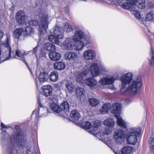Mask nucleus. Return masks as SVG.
I'll return each mask as SVG.
<instances>
[{
  "label": "nucleus",
  "instance_id": "obj_1",
  "mask_svg": "<svg viewBox=\"0 0 154 154\" xmlns=\"http://www.w3.org/2000/svg\"><path fill=\"white\" fill-rule=\"evenodd\" d=\"M63 28L64 29L61 27L56 26L53 31V34L54 35H50L48 36L49 40L53 43L58 44L60 46H62V43L59 42V39H62L63 38V31L69 32H71L73 30L72 26L68 23L65 24Z\"/></svg>",
  "mask_w": 154,
  "mask_h": 154
},
{
  "label": "nucleus",
  "instance_id": "obj_2",
  "mask_svg": "<svg viewBox=\"0 0 154 154\" xmlns=\"http://www.w3.org/2000/svg\"><path fill=\"white\" fill-rule=\"evenodd\" d=\"M129 132L127 135V140L128 144L135 145L137 142V137L140 133L141 129L137 127H131L130 128Z\"/></svg>",
  "mask_w": 154,
  "mask_h": 154
},
{
  "label": "nucleus",
  "instance_id": "obj_3",
  "mask_svg": "<svg viewBox=\"0 0 154 154\" xmlns=\"http://www.w3.org/2000/svg\"><path fill=\"white\" fill-rule=\"evenodd\" d=\"M39 24V29L42 34L47 33L49 24V16L47 12H42Z\"/></svg>",
  "mask_w": 154,
  "mask_h": 154
},
{
  "label": "nucleus",
  "instance_id": "obj_4",
  "mask_svg": "<svg viewBox=\"0 0 154 154\" xmlns=\"http://www.w3.org/2000/svg\"><path fill=\"white\" fill-rule=\"evenodd\" d=\"M142 78L140 76H138L132 81L131 84L127 89V90L131 93L135 95L140 89L142 85Z\"/></svg>",
  "mask_w": 154,
  "mask_h": 154
},
{
  "label": "nucleus",
  "instance_id": "obj_5",
  "mask_svg": "<svg viewBox=\"0 0 154 154\" xmlns=\"http://www.w3.org/2000/svg\"><path fill=\"white\" fill-rule=\"evenodd\" d=\"M11 44L10 40L7 37L6 41L2 43L1 46L5 50L4 56L5 57V59L2 60L0 63L6 60L9 59L11 56V50L10 44Z\"/></svg>",
  "mask_w": 154,
  "mask_h": 154
},
{
  "label": "nucleus",
  "instance_id": "obj_6",
  "mask_svg": "<svg viewBox=\"0 0 154 154\" xmlns=\"http://www.w3.org/2000/svg\"><path fill=\"white\" fill-rule=\"evenodd\" d=\"M11 44L10 40L7 37L6 41L2 43L1 46L5 50L4 56L5 57V59L2 60L0 63L6 60L9 59L11 56V50L10 44Z\"/></svg>",
  "mask_w": 154,
  "mask_h": 154
},
{
  "label": "nucleus",
  "instance_id": "obj_7",
  "mask_svg": "<svg viewBox=\"0 0 154 154\" xmlns=\"http://www.w3.org/2000/svg\"><path fill=\"white\" fill-rule=\"evenodd\" d=\"M116 79L113 75H109L101 78L99 81V83L102 85H110L109 88L114 90L115 88L113 84Z\"/></svg>",
  "mask_w": 154,
  "mask_h": 154
},
{
  "label": "nucleus",
  "instance_id": "obj_8",
  "mask_svg": "<svg viewBox=\"0 0 154 154\" xmlns=\"http://www.w3.org/2000/svg\"><path fill=\"white\" fill-rule=\"evenodd\" d=\"M48 78V73L43 71L41 72L39 71L37 72L35 82L38 88L42 85V83L46 82Z\"/></svg>",
  "mask_w": 154,
  "mask_h": 154
},
{
  "label": "nucleus",
  "instance_id": "obj_9",
  "mask_svg": "<svg viewBox=\"0 0 154 154\" xmlns=\"http://www.w3.org/2000/svg\"><path fill=\"white\" fill-rule=\"evenodd\" d=\"M133 77V75L131 72L123 74L121 76L120 80L122 83L121 90L125 88L127 85L131 82Z\"/></svg>",
  "mask_w": 154,
  "mask_h": 154
},
{
  "label": "nucleus",
  "instance_id": "obj_10",
  "mask_svg": "<svg viewBox=\"0 0 154 154\" xmlns=\"http://www.w3.org/2000/svg\"><path fill=\"white\" fill-rule=\"evenodd\" d=\"M125 133L121 129H117L113 133V139L114 141L118 143H121L125 137Z\"/></svg>",
  "mask_w": 154,
  "mask_h": 154
},
{
  "label": "nucleus",
  "instance_id": "obj_11",
  "mask_svg": "<svg viewBox=\"0 0 154 154\" xmlns=\"http://www.w3.org/2000/svg\"><path fill=\"white\" fill-rule=\"evenodd\" d=\"M75 50H80L82 49L84 45H87L91 42L90 37L87 36L85 40L75 41Z\"/></svg>",
  "mask_w": 154,
  "mask_h": 154
},
{
  "label": "nucleus",
  "instance_id": "obj_12",
  "mask_svg": "<svg viewBox=\"0 0 154 154\" xmlns=\"http://www.w3.org/2000/svg\"><path fill=\"white\" fill-rule=\"evenodd\" d=\"M14 139L17 145L19 147L23 148L27 146V143L25 140L24 136L18 134L14 137Z\"/></svg>",
  "mask_w": 154,
  "mask_h": 154
},
{
  "label": "nucleus",
  "instance_id": "obj_13",
  "mask_svg": "<svg viewBox=\"0 0 154 154\" xmlns=\"http://www.w3.org/2000/svg\"><path fill=\"white\" fill-rule=\"evenodd\" d=\"M15 18L17 23L22 24L26 22L28 19V17L26 15L24 11L20 10L16 13Z\"/></svg>",
  "mask_w": 154,
  "mask_h": 154
},
{
  "label": "nucleus",
  "instance_id": "obj_14",
  "mask_svg": "<svg viewBox=\"0 0 154 154\" xmlns=\"http://www.w3.org/2000/svg\"><path fill=\"white\" fill-rule=\"evenodd\" d=\"M65 59L68 61L73 62L76 60L78 58V55L76 52L68 51L64 54Z\"/></svg>",
  "mask_w": 154,
  "mask_h": 154
},
{
  "label": "nucleus",
  "instance_id": "obj_15",
  "mask_svg": "<svg viewBox=\"0 0 154 154\" xmlns=\"http://www.w3.org/2000/svg\"><path fill=\"white\" fill-rule=\"evenodd\" d=\"M85 33L81 30L76 31L72 37L73 40L74 41L85 40L87 36Z\"/></svg>",
  "mask_w": 154,
  "mask_h": 154
},
{
  "label": "nucleus",
  "instance_id": "obj_16",
  "mask_svg": "<svg viewBox=\"0 0 154 154\" xmlns=\"http://www.w3.org/2000/svg\"><path fill=\"white\" fill-rule=\"evenodd\" d=\"M63 45L66 49L72 50L75 49V42L72 41L71 38H67L63 43Z\"/></svg>",
  "mask_w": 154,
  "mask_h": 154
},
{
  "label": "nucleus",
  "instance_id": "obj_17",
  "mask_svg": "<svg viewBox=\"0 0 154 154\" xmlns=\"http://www.w3.org/2000/svg\"><path fill=\"white\" fill-rule=\"evenodd\" d=\"M95 52L94 50L89 49L85 51L83 55L84 58L86 60H93L95 58Z\"/></svg>",
  "mask_w": 154,
  "mask_h": 154
},
{
  "label": "nucleus",
  "instance_id": "obj_18",
  "mask_svg": "<svg viewBox=\"0 0 154 154\" xmlns=\"http://www.w3.org/2000/svg\"><path fill=\"white\" fill-rule=\"evenodd\" d=\"M100 125V123L98 121H96L93 123V130H90L89 131V133L93 135H96L97 137L100 136L101 131H99L98 132L97 131L98 130Z\"/></svg>",
  "mask_w": 154,
  "mask_h": 154
},
{
  "label": "nucleus",
  "instance_id": "obj_19",
  "mask_svg": "<svg viewBox=\"0 0 154 154\" xmlns=\"http://www.w3.org/2000/svg\"><path fill=\"white\" fill-rule=\"evenodd\" d=\"M88 72V69H86L81 72L77 73L76 80L79 83H81L84 81V78L87 75Z\"/></svg>",
  "mask_w": 154,
  "mask_h": 154
},
{
  "label": "nucleus",
  "instance_id": "obj_20",
  "mask_svg": "<svg viewBox=\"0 0 154 154\" xmlns=\"http://www.w3.org/2000/svg\"><path fill=\"white\" fill-rule=\"evenodd\" d=\"M110 111L115 116L119 115L121 112L120 105L117 103L113 104L111 107L110 106Z\"/></svg>",
  "mask_w": 154,
  "mask_h": 154
},
{
  "label": "nucleus",
  "instance_id": "obj_21",
  "mask_svg": "<svg viewBox=\"0 0 154 154\" xmlns=\"http://www.w3.org/2000/svg\"><path fill=\"white\" fill-rule=\"evenodd\" d=\"M127 1H131L130 2H125L123 3L121 7L124 9L128 10L131 12L135 8L136 5L134 4V3L132 0H127Z\"/></svg>",
  "mask_w": 154,
  "mask_h": 154
},
{
  "label": "nucleus",
  "instance_id": "obj_22",
  "mask_svg": "<svg viewBox=\"0 0 154 154\" xmlns=\"http://www.w3.org/2000/svg\"><path fill=\"white\" fill-rule=\"evenodd\" d=\"M41 100L38 97V102L40 107L38 108V114L41 116H45L48 113V109L46 107L42 106L41 104Z\"/></svg>",
  "mask_w": 154,
  "mask_h": 154
},
{
  "label": "nucleus",
  "instance_id": "obj_23",
  "mask_svg": "<svg viewBox=\"0 0 154 154\" xmlns=\"http://www.w3.org/2000/svg\"><path fill=\"white\" fill-rule=\"evenodd\" d=\"M43 89L42 94L46 97L51 95L52 94L53 89L50 85L43 86L42 87Z\"/></svg>",
  "mask_w": 154,
  "mask_h": 154
},
{
  "label": "nucleus",
  "instance_id": "obj_24",
  "mask_svg": "<svg viewBox=\"0 0 154 154\" xmlns=\"http://www.w3.org/2000/svg\"><path fill=\"white\" fill-rule=\"evenodd\" d=\"M115 117L117 119L116 122L117 125L123 128H126L127 123L119 115Z\"/></svg>",
  "mask_w": 154,
  "mask_h": 154
},
{
  "label": "nucleus",
  "instance_id": "obj_25",
  "mask_svg": "<svg viewBox=\"0 0 154 154\" xmlns=\"http://www.w3.org/2000/svg\"><path fill=\"white\" fill-rule=\"evenodd\" d=\"M85 83L87 86L91 87L96 86L97 84V81L92 77L86 79L85 80Z\"/></svg>",
  "mask_w": 154,
  "mask_h": 154
},
{
  "label": "nucleus",
  "instance_id": "obj_26",
  "mask_svg": "<svg viewBox=\"0 0 154 154\" xmlns=\"http://www.w3.org/2000/svg\"><path fill=\"white\" fill-rule=\"evenodd\" d=\"M50 59L53 61L59 60L60 58V54L55 51H51L49 54Z\"/></svg>",
  "mask_w": 154,
  "mask_h": 154
},
{
  "label": "nucleus",
  "instance_id": "obj_27",
  "mask_svg": "<svg viewBox=\"0 0 154 154\" xmlns=\"http://www.w3.org/2000/svg\"><path fill=\"white\" fill-rule=\"evenodd\" d=\"M23 29L21 28L16 29L14 32V37L17 39H19L20 37H24Z\"/></svg>",
  "mask_w": 154,
  "mask_h": 154
},
{
  "label": "nucleus",
  "instance_id": "obj_28",
  "mask_svg": "<svg viewBox=\"0 0 154 154\" xmlns=\"http://www.w3.org/2000/svg\"><path fill=\"white\" fill-rule=\"evenodd\" d=\"M115 122L112 118H108L104 120L103 124L106 127L109 128H113Z\"/></svg>",
  "mask_w": 154,
  "mask_h": 154
},
{
  "label": "nucleus",
  "instance_id": "obj_29",
  "mask_svg": "<svg viewBox=\"0 0 154 154\" xmlns=\"http://www.w3.org/2000/svg\"><path fill=\"white\" fill-rule=\"evenodd\" d=\"M133 150L132 147L129 146H125L120 151L119 154H131Z\"/></svg>",
  "mask_w": 154,
  "mask_h": 154
},
{
  "label": "nucleus",
  "instance_id": "obj_30",
  "mask_svg": "<svg viewBox=\"0 0 154 154\" xmlns=\"http://www.w3.org/2000/svg\"><path fill=\"white\" fill-rule=\"evenodd\" d=\"M11 57H14L15 55L19 58L22 59L23 61H24V59L23 58L24 56L26 55L25 53L23 51H20L19 50H17L16 51L15 54L13 53V51L11 49Z\"/></svg>",
  "mask_w": 154,
  "mask_h": 154
},
{
  "label": "nucleus",
  "instance_id": "obj_31",
  "mask_svg": "<svg viewBox=\"0 0 154 154\" xmlns=\"http://www.w3.org/2000/svg\"><path fill=\"white\" fill-rule=\"evenodd\" d=\"M53 65L54 69L58 70H63L66 66L65 63L62 62H55Z\"/></svg>",
  "mask_w": 154,
  "mask_h": 154
},
{
  "label": "nucleus",
  "instance_id": "obj_32",
  "mask_svg": "<svg viewBox=\"0 0 154 154\" xmlns=\"http://www.w3.org/2000/svg\"><path fill=\"white\" fill-rule=\"evenodd\" d=\"M148 63L149 66L152 67L154 66V51L152 48H151L149 53V57L148 58Z\"/></svg>",
  "mask_w": 154,
  "mask_h": 154
},
{
  "label": "nucleus",
  "instance_id": "obj_33",
  "mask_svg": "<svg viewBox=\"0 0 154 154\" xmlns=\"http://www.w3.org/2000/svg\"><path fill=\"white\" fill-rule=\"evenodd\" d=\"M111 105L109 103H105L100 109V112L101 114H105L110 110Z\"/></svg>",
  "mask_w": 154,
  "mask_h": 154
},
{
  "label": "nucleus",
  "instance_id": "obj_34",
  "mask_svg": "<svg viewBox=\"0 0 154 154\" xmlns=\"http://www.w3.org/2000/svg\"><path fill=\"white\" fill-rule=\"evenodd\" d=\"M24 37H27L28 35H31L33 33L34 30L32 27L27 26L23 29Z\"/></svg>",
  "mask_w": 154,
  "mask_h": 154
},
{
  "label": "nucleus",
  "instance_id": "obj_35",
  "mask_svg": "<svg viewBox=\"0 0 154 154\" xmlns=\"http://www.w3.org/2000/svg\"><path fill=\"white\" fill-rule=\"evenodd\" d=\"M50 80L53 82H55L57 81L58 79V74L56 71L52 72L50 73L49 76Z\"/></svg>",
  "mask_w": 154,
  "mask_h": 154
},
{
  "label": "nucleus",
  "instance_id": "obj_36",
  "mask_svg": "<svg viewBox=\"0 0 154 154\" xmlns=\"http://www.w3.org/2000/svg\"><path fill=\"white\" fill-rule=\"evenodd\" d=\"M70 116L72 119L74 121H77L80 117V115L78 111L75 110H73L71 112Z\"/></svg>",
  "mask_w": 154,
  "mask_h": 154
},
{
  "label": "nucleus",
  "instance_id": "obj_37",
  "mask_svg": "<svg viewBox=\"0 0 154 154\" xmlns=\"http://www.w3.org/2000/svg\"><path fill=\"white\" fill-rule=\"evenodd\" d=\"M44 48L49 51H53L55 50V46L50 43H46L44 45Z\"/></svg>",
  "mask_w": 154,
  "mask_h": 154
},
{
  "label": "nucleus",
  "instance_id": "obj_38",
  "mask_svg": "<svg viewBox=\"0 0 154 154\" xmlns=\"http://www.w3.org/2000/svg\"><path fill=\"white\" fill-rule=\"evenodd\" d=\"M50 108L54 112L57 113H60L61 111L60 106H59L57 104L54 103H52L51 104Z\"/></svg>",
  "mask_w": 154,
  "mask_h": 154
},
{
  "label": "nucleus",
  "instance_id": "obj_39",
  "mask_svg": "<svg viewBox=\"0 0 154 154\" xmlns=\"http://www.w3.org/2000/svg\"><path fill=\"white\" fill-rule=\"evenodd\" d=\"M113 128H107L103 131H101V135L99 136L101 137L102 136H104V135H108L111 134L113 130Z\"/></svg>",
  "mask_w": 154,
  "mask_h": 154
},
{
  "label": "nucleus",
  "instance_id": "obj_40",
  "mask_svg": "<svg viewBox=\"0 0 154 154\" xmlns=\"http://www.w3.org/2000/svg\"><path fill=\"white\" fill-rule=\"evenodd\" d=\"M60 107L61 108V111L63 110L65 112H67L69 109V104L66 102H63L61 104Z\"/></svg>",
  "mask_w": 154,
  "mask_h": 154
},
{
  "label": "nucleus",
  "instance_id": "obj_41",
  "mask_svg": "<svg viewBox=\"0 0 154 154\" xmlns=\"http://www.w3.org/2000/svg\"><path fill=\"white\" fill-rule=\"evenodd\" d=\"M82 126L83 128L87 130L91 129L92 127V125L88 122H82Z\"/></svg>",
  "mask_w": 154,
  "mask_h": 154
},
{
  "label": "nucleus",
  "instance_id": "obj_42",
  "mask_svg": "<svg viewBox=\"0 0 154 154\" xmlns=\"http://www.w3.org/2000/svg\"><path fill=\"white\" fill-rule=\"evenodd\" d=\"M66 88L69 93H72L74 89V85L71 82H69L66 84Z\"/></svg>",
  "mask_w": 154,
  "mask_h": 154
},
{
  "label": "nucleus",
  "instance_id": "obj_43",
  "mask_svg": "<svg viewBox=\"0 0 154 154\" xmlns=\"http://www.w3.org/2000/svg\"><path fill=\"white\" fill-rule=\"evenodd\" d=\"M89 102L91 106H96L97 105L99 102V100L97 99L94 98H91L89 99Z\"/></svg>",
  "mask_w": 154,
  "mask_h": 154
},
{
  "label": "nucleus",
  "instance_id": "obj_44",
  "mask_svg": "<svg viewBox=\"0 0 154 154\" xmlns=\"http://www.w3.org/2000/svg\"><path fill=\"white\" fill-rule=\"evenodd\" d=\"M154 19V12H150L146 15V21H152Z\"/></svg>",
  "mask_w": 154,
  "mask_h": 154
},
{
  "label": "nucleus",
  "instance_id": "obj_45",
  "mask_svg": "<svg viewBox=\"0 0 154 154\" xmlns=\"http://www.w3.org/2000/svg\"><path fill=\"white\" fill-rule=\"evenodd\" d=\"M76 92L77 97L81 96L83 95L85 93V91L84 89L80 87L77 88Z\"/></svg>",
  "mask_w": 154,
  "mask_h": 154
},
{
  "label": "nucleus",
  "instance_id": "obj_46",
  "mask_svg": "<svg viewBox=\"0 0 154 154\" xmlns=\"http://www.w3.org/2000/svg\"><path fill=\"white\" fill-rule=\"evenodd\" d=\"M132 14H133L135 17L138 19H140V12L137 10L136 8L135 7V9H134L132 11H131Z\"/></svg>",
  "mask_w": 154,
  "mask_h": 154
},
{
  "label": "nucleus",
  "instance_id": "obj_47",
  "mask_svg": "<svg viewBox=\"0 0 154 154\" xmlns=\"http://www.w3.org/2000/svg\"><path fill=\"white\" fill-rule=\"evenodd\" d=\"M149 146L152 152L154 153V138L151 137L149 139Z\"/></svg>",
  "mask_w": 154,
  "mask_h": 154
},
{
  "label": "nucleus",
  "instance_id": "obj_48",
  "mask_svg": "<svg viewBox=\"0 0 154 154\" xmlns=\"http://www.w3.org/2000/svg\"><path fill=\"white\" fill-rule=\"evenodd\" d=\"M93 77H96L98 76L100 74V70L99 69H97V70H94L90 71Z\"/></svg>",
  "mask_w": 154,
  "mask_h": 154
},
{
  "label": "nucleus",
  "instance_id": "obj_49",
  "mask_svg": "<svg viewBox=\"0 0 154 154\" xmlns=\"http://www.w3.org/2000/svg\"><path fill=\"white\" fill-rule=\"evenodd\" d=\"M40 40V39L38 40V44L35 47L33 48V50L32 51V53L35 54L36 57H37L36 54L38 50V45L41 44Z\"/></svg>",
  "mask_w": 154,
  "mask_h": 154
},
{
  "label": "nucleus",
  "instance_id": "obj_50",
  "mask_svg": "<svg viewBox=\"0 0 154 154\" xmlns=\"http://www.w3.org/2000/svg\"><path fill=\"white\" fill-rule=\"evenodd\" d=\"M101 70L104 74H106L109 72V70L103 66H101L100 67Z\"/></svg>",
  "mask_w": 154,
  "mask_h": 154
},
{
  "label": "nucleus",
  "instance_id": "obj_51",
  "mask_svg": "<svg viewBox=\"0 0 154 154\" xmlns=\"http://www.w3.org/2000/svg\"><path fill=\"white\" fill-rule=\"evenodd\" d=\"M122 2L123 0H110V4L120 5Z\"/></svg>",
  "mask_w": 154,
  "mask_h": 154
},
{
  "label": "nucleus",
  "instance_id": "obj_52",
  "mask_svg": "<svg viewBox=\"0 0 154 154\" xmlns=\"http://www.w3.org/2000/svg\"><path fill=\"white\" fill-rule=\"evenodd\" d=\"M99 69V67L97 63H94L92 64L90 67V71H92L94 70H97Z\"/></svg>",
  "mask_w": 154,
  "mask_h": 154
},
{
  "label": "nucleus",
  "instance_id": "obj_53",
  "mask_svg": "<svg viewBox=\"0 0 154 154\" xmlns=\"http://www.w3.org/2000/svg\"><path fill=\"white\" fill-rule=\"evenodd\" d=\"M38 24V22L37 20H34L30 21L29 22V24L30 26H35Z\"/></svg>",
  "mask_w": 154,
  "mask_h": 154
},
{
  "label": "nucleus",
  "instance_id": "obj_54",
  "mask_svg": "<svg viewBox=\"0 0 154 154\" xmlns=\"http://www.w3.org/2000/svg\"><path fill=\"white\" fill-rule=\"evenodd\" d=\"M1 126L2 128H8V126L5 125L3 123H1Z\"/></svg>",
  "mask_w": 154,
  "mask_h": 154
},
{
  "label": "nucleus",
  "instance_id": "obj_55",
  "mask_svg": "<svg viewBox=\"0 0 154 154\" xmlns=\"http://www.w3.org/2000/svg\"><path fill=\"white\" fill-rule=\"evenodd\" d=\"M3 35V32L2 31L0 30V40L2 38Z\"/></svg>",
  "mask_w": 154,
  "mask_h": 154
},
{
  "label": "nucleus",
  "instance_id": "obj_56",
  "mask_svg": "<svg viewBox=\"0 0 154 154\" xmlns=\"http://www.w3.org/2000/svg\"><path fill=\"white\" fill-rule=\"evenodd\" d=\"M14 6H12L10 8V10L11 11L13 12L14 11Z\"/></svg>",
  "mask_w": 154,
  "mask_h": 154
},
{
  "label": "nucleus",
  "instance_id": "obj_57",
  "mask_svg": "<svg viewBox=\"0 0 154 154\" xmlns=\"http://www.w3.org/2000/svg\"><path fill=\"white\" fill-rule=\"evenodd\" d=\"M2 134L3 135H5V138L8 137V134L7 133H5V134H4V132H2Z\"/></svg>",
  "mask_w": 154,
  "mask_h": 154
},
{
  "label": "nucleus",
  "instance_id": "obj_58",
  "mask_svg": "<svg viewBox=\"0 0 154 154\" xmlns=\"http://www.w3.org/2000/svg\"><path fill=\"white\" fill-rule=\"evenodd\" d=\"M1 48H0V55H1Z\"/></svg>",
  "mask_w": 154,
  "mask_h": 154
},
{
  "label": "nucleus",
  "instance_id": "obj_59",
  "mask_svg": "<svg viewBox=\"0 0 154 154\" xmlns=\"http://www.w3.org/2000/svg\"><path fill=\"white\" fill-rule=\"evenodd\" d=\"M33 116V114H32V115L31 116V117L32 116Z\"/></svg>",
  "mask_w": 154,
  "mask_h": 154
},
{
  "label": "nucleus",
  "instance_id": "obj_60",
  "mask_svg": "<svg viewBox=\"0 0 154 154\" xmlns=\"http://www.w3.org/2000/svg\"><path fill=\"white\" fill-rule=\"evenodd\" d=\"M26 154H27V153H26Z\"/></svg>",
  "mask_w": 154,
  "mask_h": 154
}]
</instances>
